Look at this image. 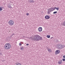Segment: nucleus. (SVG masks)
<instances>
[{
  "mask_svg": "<svg viewBox=\"0 0 65 65\" xmlns=\"http://www.w3.org/2000/svg\"><path fill=\"white\" fill-rule=\"evenodd\" d=\"M45 18L47 20H48V19H50V17L49 15H46L45 16Z\"/></svg>",
  "mask_w": 65,
  "mask_h": 65,
  "instance_id": "nucleus-5",
  "label": "nucleus"
},
{
  "mask_svg": "<svg viewBox=\"0 0 65 65\" xmlns=\"http://www.w3.org/2000/svg\"><path fill=\"white\" fill-rule=\"evenodd\" d=\"M48 38H50V35H47L46 36Z\"/></svg>",
  "mask_w": 65,
  "mask_h": 65,
  "instance_id": "nucleus-18",
  "label": "nucleus"
},
{
  "mask_svg": "<svg viewBox=\"0 0 65 65\" xmlns=\"http://www.w3.org/2000/svg\"><path fill=\"white\" fill-rule=\"evenodd\" d=\"M19 45H22V44H21V43H19Z\"/></svg>",
  "mask_w": 65,
  "mask_h": 65,
  "instance_id": "nucleus-23",
  "label": "nucleus"
},
{
  "mask_svg": "<svg viewBox=\"0 0 65 65\" xmlns=\"http://www.w3.org/2000/svg\"><path fill=\"white\" fill-rule=\"evenodd\" d=\"M63 58H65V55H63Z\"/></svg>",
  "mask_w": 65,
  "mask_h": 65,
  "instance_id": "nucleus-24",
  "label": "nucleus"
},
{
  "mask_svg": "<svg viewBox=\"0 0 65 65\" xmlns=\"http://www.w3.org/2000/svg\"><path fill=\"white\" fill-rule=\"evenodd\" d=\"M53 37H52L51 38V39H53Z\"/></svg>",
  "mask_w": 65,
  "mask_h": 65,
  "instance_id": "nucleus-27",
  "label": "nucleus"
},
{
  "mask_svg": "<svg viewBox=\"0 0 65 65\" xmlns=\"http://www.w3.org/2000/svg\"><path fill=\"white\" fill-rule=\"evenodd\" d=\"M38 30L39 32H41L42 30V27H39L38 28Z\"/></svg>",
  "mask_w": 65,
  "mask_h": 65,
  "instance_id": "nucleus-8",
  "label": "nucleus"
},
{
  "mask_svg": "<svg viewBox=\"0 0 65 65\" xmlns=\"http://www.w3.org/2000/svg\"><path fill=\"white\" fill-rule=\"evenodd\" d=\"M47 50H48V49H49L50 48H48V47H47L46 48Z\"/></svg>",
  "mask_w": 65,
  "mask_h": 65,
  "instance_id": "nucleus-26",
  "label": "nucleus"
},
{
  "mask_svg": "<svg viewBox=\"0 0 65 65\" xmlns=\"http://www.w3.org/2000/svg\"><path fill=\"white\" fill-rule=\"evenodd\" d=\"M55 53L56 54H59L60 53V51L59 50H58L56 51Z\"/></svg>",
  "mask_w": 65,
  "mask_h": 65,
  "instance_id": "nucleus-9",
  "label": "nucleus"
},
{
  "mask_svg": "<svg viewBox=\"0 0 65 65\" xmlns=\"http://www.w3.org/2000/svg\"><path fill=\"white\" fill-rule=\"evenodd\" d=\"M63 61H65V58H63L62 59Z\"/></svg>",
  "mask_w": 65,
  "mask_h": 65,
  "instance_id": "nucleus-21",
  "label": "nucleus"
},
{
  "mask_svg": "<svg viewBox=\"0 0 65 65\" xmlns=\"http://www.w3.org/2000/svg\"><path fill=\"white\" fill-rule=\"evenodd\" d=\"M53 8V10H55V9H56L58 11L59 10V7H57V8L56 7H52Z\"/></svg>",
  "mask_w": 65,
  "mask_h": 65,
  "instance_id": "nucleus-6",
  "label": "nucleus"
},
{
  "mask_svg": "<svg viewBox=\"0 0 65 65\" xmlns=\"http://www.w3.org/2000/svg\"><path fill=\"white\" fill-rule=\"evenodd\" d=\"M47 14H51V12L54 11V10L53 9V7H51V8H50L47 9Z\"/></svg>",
  "mask_w": 65,
  "mask_h": 65,
  "instance_id": "nucleus-3",
  "label": "nucleus"
},
{
  "mask_svg": "<svg viewBox=\"0 0 65 65\" xmlns=\"http://www.w3.org/2000/svg\"><path fill=\"white\" fill-rule=\"evenodd\" d=\"M31 40L33 41H39V40H42V38L39 35H35L33 38H31Z\"/></svg>",
  "mask_w": 65,
  "mask_h": 65,
  "instance_id": "nucleus-1",
  "label": "nucleus"
},
{
  "mask_svg": "<svg viewBox=\"0 0 65 65\" xmlns=\"http://www.w3.org/2000/svg\"><path fill=\"white\" fill-rule=\"evenodd\" d=\"M2 10V8L1 7H0V11H1Z\"/></svg>",
  "mask_w": 65,
  "mask_h": 65,
  "instance_id": "nucleus-19",
  "label": "nucleus"
},
{
  "mask_svg": "<svg viewBox=\"0 0 65 65\" xmlns=\"http://www.w3.org/2000/svg\"><path fill=\"white\" fill-rule=\"evenodd\" d=\"M48 51L49 52V53H51V52H52V49L49 48L48 49Z\"/></svg>",
  "mask_w": 65,
  "mask_h": 65,
  "instance_id": "nucleus-13",
  "label": "nucleus"
},
{
  "mask_svg": "<svg viewBox=\"0 0 65 65\" xmlns=\"http://www.w3.org/2000/svg\"><path fill=\"white\" fill-rule=\"evenodd\" d=\"M20 49L21 50H22V51H23V50H24V47L22 46L21 47Z\"/></svg>",
  "mask_w": 65,
  "mask_h": 65,
  "instance_id": "nucleus-14",
  "label": "nucleus"
},
{
  "mask_svg": "<svg viewBox=\"0 0 65 65\" xmlns=\"http://www.w3.org/2000/svg\"><path fill=\"white\" fill-rule=\"evenodd\" d=\"M4 47L5 49L9 50V49H10L11 48V45L10 43H6Z\"/></svg>",
  "mask_w": 65,
  "mask_h": 65,
  "instance_id": "nucleus-2",
  "label": "nucleus"
},
{
  "mask_svg": "<svg viewBox=\"0 0 65 65\" xmlns=\"http://www.w3.org/2000/svg\"><path fill=\"white\" fill-rule=\"evenodd\" d=\"M35 1L33 0H29L28 1V2L30 3H34Z\"/></svg>",
  "mask_w": 65,
  "mask_h": 65,
  "instance_id": "nucleus-7",
  "label": "nucleus"
},
{
  "mask_svg": "<svg viewBox=\"0 0 65 65\" xmlns=\"http://www.w3.org/2000/svg\"><path fill=\"white\" fill-rule=\"evenodd\" d=\"M8 23L9 25L11 26H12L14 24V22L12 20H11L9 21Z\"/></svg>",
  "mask_w": 65,
  "mask_h": 65,
  "instance_id": "nucleus-4",
  "label": "nucleus"
},
{
  "mask_svg": "<svg viewBox=\"0 0 65 65\" xmlns=\"http://www.w3.org/2000/svg\"><path fill=\"white\" fill-rule=\"evenodd\" d=\"M16 65H22V64H21L19 62L18 63H17Z\"/></svg>",
  "mask_w": 65,
  "mask_h": 65,
  "instance_id": "nucleus-17",
  "label": "nucleus"
},
{
  "mask_svg": "<svg viewBox=\"0 0 65 65\" xmlns=\"http://www.w3.org/2000/svg\"><path fill=\"white\" fill-rule=\"evenodd\" d=\"M62 60H60V61H58V64H62Z\"/></svg>",
  "mask_w": 65,
  "mask_h": 65,
  "instance_id": "nucleus-12",
  "label": "nucleus"
},
{
  "mask_svg": "<svg viewBox=\"0 0 65 65\" xmlns=\"http://www.w3.org/2000/svg\"><path fill=\"white\" fill-rule=\"evenodd\" d=\"M63 26H65V21H64L63 23V24L62 25Z\"/></svg>",
  "mask_w": 65,
  "mask_h": 65,
  "instance_id": "nucleus-16",
  "label": "nucleus"
},
{
  "mask_svg": "<svg viewBox=\"0 0 65 65\" xmlns=\"http://www.w3.org/2000/svg\"><path fill=\"white\" fill-rule=\"evenodd\" d=\"M7 6L8 7V8H12V7H11L10 5H8Z\"/></svg>",
  "mask_w": 65,
  "mask_h": 65,
  "instance_id": "nucleus-15",
  "label": "nucleus"
},
{
  "mask_svg": "<svg viewBox=\"0 0 65 65\" xmlns=\"http://www.w3.org/2000/svg\"><path fill=\"white\" fill-rule=\"evenodd\" d=\"M13 35H14V34H12L11 35V36L12 37V36H13Z\"/></svg>",
  "mask_w": 65,
  "mask_h": 65,
  "instance_id": "nucleus-25",
  "label": "nucleus"
},
{
  "mask_svg": "<svg viewBox=\"0 0 65 65\" xmlns=\"http://www.w3.org/2000/svg\"><path fill=\"white\" fill-rule=\"evenodd\" d=\"M65 47V45H62L61 44V49H62L63 48H64Z\"/></svg>",
  "mask_w": 65,
  "mask_h": 65,
  "instance_id": "nucleus-11",
  "label": "nucleus"
},
{
  "mask_svg": "<svg viewBox=\"0 0 65 65\" xmlns=\"http://www.w3.org/2000/svg\"><path fill=\"white\" fill-rule=\"evenodd\" d=\"M58 49H61V44H59L58 45Z\"/></svg>",
  "mask_w": 65,
  "mask_h": 65,
  "instance_id": "nucleus-10",
  "label": "nucleus"
},
{
  "mask_svg": "<svg viewBox=\"0 0 65 65\" xmlns=\"http://www.w3.org/2000/svg\"><path fill=\"white\" fill-rule=\"evenodd\" d=\"M57 11H55L53 13V14H56L57 13Z\"/></svg>",
  "mask_w": 65,
  "mask_h": 65,
  "instance_id": "nucleus-20",
  "label": "nucleus"
},
{
  "mask_svg": "<svg viewBox=\"0 0 65 65\" xmlns=\"http://www.w3.org/2000/svg\"><path fill=\"white\" fill-rule=\"evenodd\" d=\"M26 15H29V14L28 13H26Z\"/></svg>",
  "mask_w": 65,
  "mask_h": 65,
  "instance_id": "nucleus-22",
  "label": "nucleus"
},
{
  "mask_svg": "<svg viewBox=\"0 0 65 65\" xmlns=\"http://www.w3.org/2000/svg\"><path fill=\"white\" fill-rule=\"evenodd\" d=\"M27 45H29V44H26Z\"/></svg>",
  "mask_w": 65,
  "mask_h": 65,
  "instance_id": "nucleus-28",
  "label": "nucleus"
}]
</instances>
